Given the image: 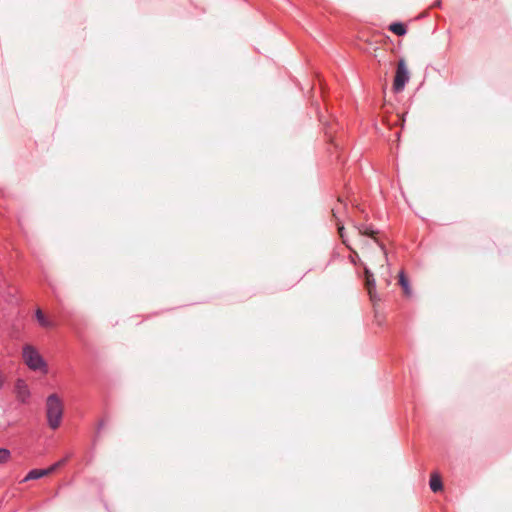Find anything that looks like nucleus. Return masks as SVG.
Masks as SVG:
<instances>
[{"label":"nucleus","instance_id":"4","mask_svg":"<svg viewBox=\"0 0 512 512\" xmlns=\"http://www.w3.org/2000/svg\"><path fill=\"white\" fill-rule=\"evenodd\" d=\"M66 461L67 458H63L46 469H32L25 476L24 481L36 480L44 476H47L56 471L58 468L62 467L66 463Z\"/></svg>","mask_w":512,"mask_h":512},{"label":"nucleus","instance_id":"12","mask_svg":"<svg viewBox=\"0 0 512 512\" xmlns=\"http://www.w3.org/2000/svg\"><path fill=\"white\" fill-rule=\"evenodd\" d=\"M10 457V451L5 448H0V463H5Z\"/></svg>","mask_w":512,"mask_h":512},{"label":"nucleus","instance_id":"14","mask_svg":"<svg viewBox=\"0 0 512 512\" xmlns=\"http://www.w3.org/2000/svg\"><path fill=\"white\" fill-rule=\"evenodd\" d=\"M356 258H359L358 254L356 252H353V255L351 256V261L355 263Z\"/></svg>","mask_w":512,"mask_h":512},{"label":"nucleus","instance_id":"16","mask_svg":"<svg viewBox=\"0 0 512 512\" xmlns=\"http://www.w3.org/2000/svg\"><path fill=\"white\" fill-rule=\"evenodd\" d=\"M103 425H104L103 422H101L100 425H99L98 430L102 429Z\"/></svg>","mask_w":512,"mask_h":512},{"label":"nucleus","instance_id":"3","mask_svg":"<svg viewBox=\"0 0 512 512\" xmlns=\"http://www.w3.org/2000/svg\"><path fill=\"white\" fill-rule=\"evenodd\" d=\"M409 79L410 75L405 60L400 59L397 63V68L393 81V90L395 92H401L404 89L407 82L409 81Z\"/></svg>","mask_w":512,"mask_h":512},{"label":"nucleus","instance_id":"10","mask_svg":"<svg viewBox=\"0 0 512 512\" xmlns=\"http://www.w3.org/2000/svg\"><path fill=\"white\" fill-rule=\"evenodd\" d=\"M430 488L433 492H438L440 490H442V481L440 479V477L436 474H433L431 475V478H430Z\"/></svg>","mask_w":512,"mask_h":512},{"label":"nucleus","instance_id":"5","mask_svg":"<svg viewBox=\"0 0 512 512\" xmlns=\"http://www.w3.org/2000/svg\"><path fill=\"white\" fill-rule=\"evenodd\" d=\"M364 275H365V288L368 292L369 298L372 302H375L378 300L377 294H376V283L374 279L373 273L364 266Z\"/></svg>","mask_w":512,"mask_h":512},{"label":"nucleus","instance_id":"9","mask_svg":"<svg viewBox=\"0 0 512 512\" xmlns=\"http://www.w3.org/2000/svg\"><path fill=\"white\" fill-rule=\"evenodd\" d=\"M389 30L397 36H403L407 32L405 25L399 22L392 23L389 26Z\"/></svg>","mask_w":512,"mask_h":512},{"label":"nucleus","instance_id":"13","mask_svg":"<svg viewBox=\"0 0 512 512\" xmlns=\"http://www.w3.org/2000/svg\"><path fill=\"white\" fill-rule=\"evenodd\" d=\"M343 230H344V227H343V226L338 225V232H339V235H340V237L342 238L343 242L345 243L344 235H343Z\"/></svg>","mask_w":512,"mask_h":512},{"label":"nucleus","instance_id":"6","mask_svg":"<svg viewBox=\"0 0 512 512\" xmlns=\"http://www.w3.org/2000/svg\"><path fill=\"white\" fill-rule=\"evenodd\" d=\"M15 393L17 399L21 403H27L30 398V391L28 385L23 379H18L15 383Z\"/></svg>","mask_w":512,"mask_h":512},{"label":"nucleus","instance_id":"17","mask_svg":"<svg viewBox=\"0 0 512 512\" xmlns=\"http://www.w3.org/2000/svg\"><path fill=\"white\" fill-rule=\"evenodd\" d=\"M335 211H336V209H335V208H333V209H332V212H333V215H334V216L336 215V214H335Z\"/></svg>","mask_w":512,"mask_h":512},{"label":"nucleus","instance_id":"2","mask_svg":"<svg viewBox=\"0 0 512 512\" xmlns=\"http://www.w3.org/2000/svg\"><path fill=\"white\" fill-rule=\"evenodd\" d=\"M24 363L33 371L47 372V365L39 352L31 345H25L22 352Z\"/></svg>","mask_w":512,"mask_h":512},{"label":"nucleus","instance_id":"1","mask_svg":"<svg viewBox=\"0 0 512 512\" xmlns=\"http://www.w3.org/2000/svg\"><path fill=\"white\" fill-rule=\"evenodd\" d=\"M64 405L57 394H51L46 400V416L48 425L52 430H56L62 421Z\"/></svg>","mask_w":512,"mask_h":512},{"label":"nucleus","instance_id":"8","mask_svg":"<svg viewBox=\"0 0 512 512\" xmlns=\"http://www.w3.org/2000/svg\"><path fill=\"white\" fill-rule=\"evenodd\" d=\"M399 284L406 296L411 295V287L409 284V280L407 279L404 271H400L399 273Z\"/></svg>","mask_w":512,"mask_h":512},{"label":"nucleus","instance_id":"15","mask_svg":"<svg viewBox=\"0 0 512 512\" xmlns=\"http://www.w3.org/2000/svg\"><path fill=\"white\" fill-rule=\"evenodd\" d=\"M381 250L383 251L385 257L387 258L386 250L383 244H380Z\"/></svg>","mask_w":512,"mask_h":512},{"label":"nucleus","instance_id":"11","mask_svg":"<svg viewBox=\"0 0 512 512\" xmlns=\"http://www.w3.org/2000/svg\"><path fill=\"white\" fill-rule=\"evenodd\" d=\"M358 230L359 233L362 235L375 238L376 231L370 225L362 224L361 226L358 227Z\"/></svg>","mask_w":512,"mask_h":512},{"label":"nucleus","instance_id":"7","mask_svg":"<svg viewBox=\"0 0 512 512\" xmlns=\"http://www.w3.org/2000/svg\"><path fill=\"white\" fill-rule=\"evenodd\" d=\"M35 316H36V319H37L38 323L40 324V326H42L44 328H51L55 325L53 321L49 320L45 316V314L43 313V311L41 309L36 310Z\"/></svg>","mask_w":512,"mask_h":512}]
</instances>
